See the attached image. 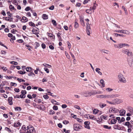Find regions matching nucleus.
<instances>
[{
  "label": "nucleus",
  "instance_id": "nucleus-1",
  "mask_svg": "<svg viewBox=\"0 0 133 133\" xmlns=\"http://www.w3.org/2000/svg\"><path fill=\"white\" fill-rule=\"evenodd\" d=\"M118 79L119 81L121 83H125L127 82L125 78L121 74H119L118 76Z\"/></svg>",
  "mask_w": 133,
  "mask_h": 133
},
{
  "label": "nucleus",
  "instance_id": "nucleus-2",
  "mask_svg": "<svg viewBox=\"0 0 133 133\" xmlns=\"http://www.w3.org/2000/svg\"><path fill=\"white\" fill-rule=\"evenodd\" d=\"M26 133H36L34 127L31 125H29L27 128Z\"/></svg>",
  "mask_w": 133,
  "mask_h": 133
},
{
  "label": "nucleus",
  "instance_id": "nucleus-3",
  "mask_svg": "<svg viewBox=\"0 0 133 133\" xmlns=\"http://www.w3.org/2000/svg\"><path fill=\"white\" fill-rule=\"evenodd\" d=\"M122 52L127 54L128 56H132V53L128 49H123L122 51Z\"/></svg>",
  "mask_w": 133,
  "mask_h": 133
},
{
  "label": "nucleus",
  "instance_id": "nucleus-4",
  "mask_svg": "<svg viewBox=\"0 0 133 133\" xmlns=\"http://www.w3.org/2000/svg\"><path fill=\"white\" fill-rule=\"evenodd\" d=\"M74 129L75 131H79L82 128V126L79 124H74L73 125Z\"/></svg>",
  "mask_w": 133,
  "mask_h": 133
},
{
  "label": "nucleus",
  "instance_id": "nucleus-5",
  "mask_svg": "<svg viewBox=\"0 0 133 133\" xmlns=\"http://www.w3.org/2000/svg\"><path fill=\"white\" fill-rule=\"evenodd\" d=\"M128 63L130 66H132V62H133V58L131 57L130 58H128Z\"/></svg>",
  "mask_w": 133,
  "mask_h": 133
},
{
  "label": "nucleus",
  "instance_id": "nucleus-6",
  "mask_svg": "<svg viewBox=\"0 0 133 133\" xmlns=\"http://www.w3.org/2000/svg\"><path fill=\"white\" fill-rule=\"evenodd\" d=\"M87 34L89 35L90 34V32L91 29L90 26V25H87Z\"/></svg>",
  "mask_w": 133,
  "mask_h": 133
},
{
  "label": "nucleus",
  "instance_id": "nucleus-7",
  "mask_svg": "<svg viewBox=\"0 0 133 133\" xmlns=\"http://www.w3.org/2000/svg\"><path fill=\"white\" fill-rule=\"evenodd\" d=\"M35 27L36 28V29H34L33 28L32 31V32L33 34L37 35V34H38V32L39 31V29L38 28L36 27Z\"/></svg>",
  "mask_w": 133,
  "mask_h": 133
},
{
  "label": "nucleus",
  "instance_id": "nucleus-8",
  "mask_svg": "<svg viewBox=\"0 0 133 133\" xmlns=\"http://www.w3.org/2000/svg\"><path fill=\"white\" fill-rule=\"evenodd\" d=\"M119 111L120 115L121 116H125L126 112L125 110L123 109H122Z\"/></svg>",
  "mask_w": 133,
  "mask_h": 133
},
{
  "label": "nucleus",
  "instance_id": "nucleus-9",
  "mask_svg": "<svg viewBox=\"0 0 133 133\" xmlns=\"http://www.w3.org/2000/svg\"><path fill=\"white\" fill-rule=\"evenodd\" d=\"M114 103H115V104H119L122 103L123 102L122 100L120 99H114Z\"/></svg>",
  "mask_w": 133,
  "mask_h": 133
},
{
  "label": "nucleus",
  "instance_id": "nucleus-10",
  "mask_svg": "<svg viewBox=\"0 0 133 133\" xmlns=\"http://www.w3.org/2000/svg\"><path fill=\"white\" fill-rule=\"evenodd\" d=\"M36 108L43 110H45V107L42 104L38 105Z\"/></svg>",
  "mask_w": 133,
  "mask_h": 133
},
{
  "label": "nucleus",
  "instance_id": "nucleus-11",
  "mask_svg": "<svg viewBox=\"0 0 133 133\" xmlns=\"http://www.w3.org/2000/svg\"><path fill=\"white\" fill-rule=\"evenodd\" d=\"M21 124L18 121L16 122H15L14 126L15 127H20L21 126Z\"/></svg>",
  "mask_w": 133,
  "mask_h": 133
},
{
  "label": "nucleus",
  "instance_id": "nucleus-12",
  "mask_svg": "<svg viewBox=\"0 0 133 133\" xmlns=\"http://www.w3.org/2000/svg\"><path fill=\"white\" fill-rule=\"evenodd\" d=\"M12 97H10L8 98V102L9 104L10 105H12L13 103L12 102Z\"/></svg>",
  "mask_w": 133,
  "mask_h": 133
},
{
  "label": "nucleus",
  "instance_id": "nucleus-13",
  "mask_svg": "<svg viewBox=\"0 0 133 133\" xmlns=\"http://www.w3.org/2000/svg\"><path fill=\"white\" fill-rule=\"evenodd\" d=\"M114 46L116 48H122V43H120L118 44H115L114 45Z\"/></svg>",
  "mask_w": 133,
  "mask_h": 133
},
{
  "label": "nucleus",
  "instance_id": "nucleus-14",
  "mask_svg": "<svg viewBox=\"0 0 133 133\" xmlns=\"http://www.w3.org/2000/svg\"><path fill=\"white\" fill-rule=\"evenodd\" d=\"M89 123L88 122H85L84 123V124H85V128H87L88 129L90 128Z\"/></svg>",
  "mask_w": 133,
  "mask_h": 133
},
{
  "label": "nucleus",
  "instance_id": "nucleus-15",
  "mask_svg": "<svg viewBox=\"0 0 133 133\" xmlns=\"http://www.w3.org/2000/svg\"><path fill=\"white\" fill-rule=\"evenodd\" d=\"M26 70L28 72H33L31 68L30 67H28L26 68Z\"/></svg>",
  "mask_w": 133,
  "mask_h": 133
},
{
  "label": "nucleus",
  "instance_id": "nucleus-16",
  "mask_svg": "<svg viewBox=\"0 0 133 133\" xmlns=\"http://www.w3.org/2000/svg\"><path fill=\"white\" fill-rule=\"evenodd\" d=\"M34 101L35 102H37L38 103H40L42 102V101L41 99H38L37 98H35V99L34 100Z\"/></svg>",
  "mask_w": 133,
  "mask_h": 133
},
{
  "label": "nucleus",
  "instance_id": "nucleus-17",
  "mask_svg": "<svg viewBox=\"0 0 133 133\" xmlns=\"http://www.w3.org/2000/svg\"><path fill=\"white\" fill-rule=\"evenodd\" d=\"M114 128L115 129H117L118 130H121V128L118 125H116L114 126Z\"/></svg>",
  "mask_w": 133,
  "mask_h": 133
},
{
  "label": "nucleus",
  "instance_id": "nucleus-18",
  "mask_svg": "<svg viewBox=\"0 0 133 133\" xmlns=\"http://www.w3.org/2000/svg\"><path fill=\"white\" fill-rule=\"evenodd\" d=\"M115 97V95L113 94L107 95V98H112Z\"/></svg>",
  "mask_w": 133,
  "mask_h": 133
},
{
  "label": "nucleus",
  "instance_id": "nucleus-19",
  "mask_svg": "<svg viewBox=\"0 0 133 133\" xmlns=\"http://www.w3.org/2000/svg\"><path fill=\"white\" fill-rule=\"evenodd\" d=\"M101 70V69L99 68H97L95 69L96 71L100 75H102V73L101 72L99 71V70Z\"/></svg>",
  "mask_w": 133,
  "mask_h": 133
},
{
  "label": "nucleus",
  "instance_id": "nucleus-20",
  "mask_svg": "<svg viewBox=\"0 0 133 133\" xmlns=\"http://www.w3.org/2000/svg\"><path fill=\"white\" fill-rule=\"evenodd\" d=\"M100 107L101 108H103L105 107L107 105L106 104L103 103H100L99 104Z\"/></svg>",
  "mask_w": 133,
  "mask_h": 133
},
{
  "label": "nucleus",
  "instance_id": "nucleus-21",
  "mask_svg": "<svg viewBox=\"0 0 133 133\" xmlns=\"http://www.w3.org/2000/svg\"><path fill=\"white\" fill-rule=\"evenodd\" d=\"M102 127L105 129H108L109 130L111 129V127L110 126L109 127L107 125H103L102 126Z\"/></svg>",
  "mask_w": 133,
  "mask_h": 133
},
{
  "label": "nucleus",
  "instance_id": "nucleus-22",
  "mask_svg": "<svg viewBox=\"0 0 133 133\" xmlns=\"http://www.w3.org/2000/svg\"><path fill=\"white\" fill-rule=\"evenodd\" d=\"M113 35L115 36L116 37H117L118 36H120L123 37L124 36V35H123L122 34H118L117 33H114L113 34Z\"/></svg>",
  "mask_w": 133,
  "mask_h": 133
},
{
  "label": "nucleus",
  "instance_id": "nucleus-23",
  "mask_svg": "<svg viewBox=\"0 0 133 133\" xmlns=\"http://www.w3.org/2000/svg\"><path fill=\"white\" fill-rule=\"evenodd\" d=\"M100 82L102 85V87H104L105 86V84L104 83V81L103 79H101L100 81Z\"/></svg>",
  "mask_w": 133,
  "mask_h": 133
},
{
  "label": "nucleus",
  "instance_id": "nucleus-24",
  "mask_svg": "<svg viewBox=\"0 0 133 133\" xmlns=\"http://www.w3.org/2000/svg\"><path fill=\"white\" fill-rule=\"evenodd\" d=\"M42 17L43 19H48V16L47 15L45 14H43V15Z\"/></svg>",
  "mask_w": 133,
  "mask_h": 133
},
{
  "label": "nucleus",
  "instance_id": "nucleus-25",
  "mask_svg": "<svg viewBox=\"0 0 133 133\" xmlns=\"http://www.w3.org/2000/svg\"><path fill=\"white\" fill-rule=\"evenodd\" d=\"M97 5V4L96 3V2L94 3L93 7L92 8V9L93 10H94L96 9V6Z\"/></svg>",
  "mask_w": 133,
  "mask_h": 133
},
{
  "label": "nucleus",
  "instance_id": "nucleus-26",
  "mask_svg": "<svg viewBox=\"0 0 133 133\" xmlns=\"http://www.w3.org/2000/svg\"><path fill=\"white\" fill-rule=\"evenodd\" d=\"M15 110L17 111H20L22 109L21 107H15Z\"/></svg>",
  "mask_w": 133,
  "mask_h": 133
},
{
  "label": "nucleus",
  "instance_id": "nucleus-27",
  "mask_svg": "<svg viewBox=\"0 0 133 133\" xmlns=\"http://www.w3.org/2000/svg\"><path fill=\"white\" fill-rule=\"evenodd\" d=\"M113 107V112L114 113H117V112H118L119 110L116 109L115 108L112 107Z\"/></svg>",
  "mask_w": 133,
  "mask_h": 133
},
{
  "label": "nucleus",
  "instance_id": "nucleus-28",
  "mask_svg": "<svg viewBox=\"0 0 133 133\" xmlns=\"http://www.w3.org/2000/svg\"><path fill=\"white\" fill-rule=\"evenodd\" d=\"M117 120L115 119H112L111 121V123L112 124H114L116 123Z\"/></svg>",
  "mask_w": 133,
  "mask_h": 133
},
{
  "label": "nucleus",
  "instance_id": "nucleus-29",
  "mask_svg": "<svg viewBox=\"0 0 133 133\" xmlns=\"http://www.w3.org/2000/svg\"><path fill=\"white\" fill-rule=\"evenodd\" d=\"M79 27V24L78 23L76 22H75L74 24V27L76 29L78 28Z\"/></svg>",
  "mask_w": 133,
  "mask_h": 133
},
{
  "label": "nucleus",
  "instance_id": "nucleus-30",
  "mask_svg": "<svg viewBox=\"0 0 133 133\" xmlns=\"http://www.w3.org/2000/svg\"><path fill=\"white\" fill-rule=\"evenodd\" d=\"M106 102L107 103H109L110 104H113V105L115 104V103H114V100H113L111 102H110V101H109L108 100H107Z\"/></svg>",
  "mask_w": 133,
  "mask_h": 133
},
{
  "label": "nucleus",
  "instance_id": "nucleus-31",
  "mask_svg": "<svg viewBox=\"0 0 133 133\" xmlns=\"http://www.w3.org/2000/svg\"><path fill=\"white\" fill-rule=\"evenodd\" d=\"M29 24L30 26L33 27H35V24L32 22H30L29 23Z\"/></svg>",
  "mask_w": 133,
  "mask_h": 133
},
{
  "label": "nucleus",
  "instance_id": "nucleus-32",
  "mask_svg": "<svg viewBox=\"0 0 133 133\" xmlns=\"http://www.w3.org/2000/svg\"><path fill=\"white\" fill-rule=\"evenodd\" d=\"M101 118L102 119H107V117L103 115H102L101 116Z\"/></svg>",
  "mask_w": 133,
  "mask_h": 133
},
{
  "label": "nucleus",
  "instance_id": "nucleus-33",
  "mask_svg": "<svg viewBox=\"0 0 133 133\" xmlns=\"http://www.w3.org/2000/svg\"><path fill=\"white\" fill-rule=\"evenodd\" d=\"M87 94H88V95H85V97H88L89 96H90L91 95H93L92 93L91 92H88V93H87Z\"/></svg>",
  "mask_w": 133,
  "mask_h": 133
},
{
  "label": "nucleus",
  "instance_id": "nucleus-34",
  "mask_svg": "<svg viewBox=\"0 0 133 133\" xmlns=\"http://www.w3.org/2000/svg\"><path fill=\"white\" fill-rule=\"evenodd\" d=\"M18 72L21 74L23 75L24 74H25L26 73V72L25 71L23 72V71H22L20 70L18 71Z\"/></svg>",
  "mask_w": 133,
  "mask_h": 133
},
{
  "label": "nucleus",
  "instance_id": "nucleus-35",
  "mask_svg": "<svg viewBox=\"0 0 133 133\" xmlns=\"http://www.w3.org/2000/svg\"><path fill=\"white\" fill-rule=\"evenodd\" d=\"M52 22L54 25L55 26L57 25V23L55 20L53 19L52 20Z\"/></svg>",
  "mask_w": 133,
  "mask_h": 133
},
{
  "label": "nucleus",
  "instance_id": "nucleus-36",
  "mask_svg": "<svg viewBox=\"0 0 133 133\" xmlns=\"http://www.w3.org/2000/svg\"><path fill=\"white\" fill-rule=\"evenodd\" d=\"M98 111L97 109H94L93 111V113L95 114L98 112Z\"/></svg>",
  "mask_w": 133,
  "mask_h": 133
},
{
  "label": "nucleus",
  "instance_id": "nucleus-37",
  "mask_svg": "<svg viewBox=\"0 0 133 133\" xmlns=\"http://www.w3.org/2000/svg\"><path fill=\"white\" fill-rule=\"evenodd\" d=\"M53 109L54 110H57L58 109V107L56 105H54L53 107Z\"/></svg>",
  "mask_w": 133,
  "mask_h": 133
},
{
  "label": "nucleus",
  "instance_id": "nucleus-38",
  "mask_svg": "<svg viewBox=\"0 0 133 133\" xmlns=\"http://www.w3.org/2000/svg\"><path fill=\"white\" fill-rule=\"evenodd\" d=\"M55 112L52 110H50L49 111L50 114H53L55 113Z\"/></svg>",
  "mask_w": 133,
  "mask_h": 133
},
{
  "label": "nucleus",
  "instance_id": "nucleus-39",
  "mask_svg": "<svg viewBox=\"0 0 133 133\" xmlns=\"http://www.w3.org/2000/svg\"><path fill=\"white\" fill-rule=\"evenodd\" d=\"M124 34L127 35H129L130 34V32L127 30H125L124 31Z\"/></svg>",
  "mask_w": 133,
  "mask_h": 133
},
{
  "label": "nucleus",
  "instance_id": "nucleus-40",
  "mask_svg": "<svg viewBox=\"0 0 133 133\" xmlns=\"http://www.w3.org/2000/svg\"><path fill=\"white\" fill-rule=\"evenodd\" d=\"M101 51L102 52L107 54H108L109 52V51L105 50H102Z\"/></svg>",
  "mask_w": 133,
  "mask_h": 133
},
{
  "label": "nucleus",
  "instance_id": "nucleus-41",
  "mask_svg": "<svg viewBox=\"0 0 133 133\" xmlns=\"http://www.w3.org/2000/svg\"><path fill=\"white\" fill-rule=\"evenodd\" d=\"M22 19L25 22H26L28 21V18L25 17H22Z\"/></svg>",
  "mask_w": 133,
  "mask_h": 133
},
{
  "label": "nucleus",
  "instance_id": "nucleus-42",
  "mask_svg": "<svg viewBox=\"0 0 133 133\" xmlns=\"http://www.w3.org/2000/svg\"><path fill=\"white\" fill-rule=\"evenodd\" d=\"M63 123L65 124H66L69 123V122L67 120H64L63 121Z\"/></svg>",
  "mask_w": 133,
  "mask_h": 133
},
{
  "label": "nucleus",
  "instance_id": "nucleus-43",
  "mask_svg": "<svg viewBox=\"0 0 133 133\" xmlns=\"http://www.w3.org/2000/svg\"><path fill=\"white\" fill-rule=\"evenodd\" d=\"M67 43L68 45V48L70 50L71 48V44L69 42H67Z\"/></svg>",
  "mask_w": 133,
  "mask_h": 133
},
{
  "label": "nucleus",
  "instance_id": "nucleus-44",
  "mask_svg": "<svg viewBox=\"0 0 133 133\" xmlns=\"http://www.w3.org/2000/svg\"><path fill=\"white\" fill-rule=\"evenodd\" d=\"M77 121L79 123H82L83 122V120L80 118H77Z\"/></svg>",
  "mask_w": 133,
  "mask_h": 133
},
{
  "label": "nucleus",
  "instance_id": "nucleus-45",
  "mask_svg": "<svg viewBox=\"0 0 133 133\" xmlns=\"http://www.w3.org/2000/svg\"><path fill=\"white\" fill-rule=\"evenodd\" d=\"M80 22H81L82 25L84 26L85 24L83 19H81L80 20Z\"/></svg>",
  "mask_w": 133,
  "mask_h": 133
},
{
  "label": "nucleus",
  "instance_id": "nucleus-46",
  "mask_svg": "<svg viewBox=\"0 0 133 133\" xmlns=\"http://www.w3.org/2000/svg\"><path fill=\"white\" fill-rule=\"evenodd\" d=\"M10 63L11 64H14V65H17L18 64V63L17 62L14 61H11L10 62Z\"/></svg>",
  "mask_w": 133,
  "mask_h": 133
},
{
  "label": "nucleus",
  "instance_id": "nucleus-47",
  "mask_svg": "<svg viewBox=\"0 0 133 133\" xmlns=\"http://www.w3.org/2000/svg\"><path fill=\"white\" fill-rule=\"evenodd\" d=\"M51 102L54 104H57V102L54 99H52L51 100Z\"/></svg>",
  "mask_w": 133,
  "mask_h": 133
},
{
  "label": "nucleus",
  "instance_id": "nucleus-48",
  "mask_svg": "<svg viewBox=\"0 0 133 133\" xmlns=\"http://www.w3.org/2000/svg\"><path fill=\"white\" fill-rule=\"evenodd\" d=\"M125 120V118L123 117H122L120 121V122H119V123H121L122 122H123Z\"/></svg>",
  "mask_w": 133,
  "mask_h": 133
},
{
  "label": "nucleus",
  "instance_id": "nucleus-49",
  "mask_svg": "<svg viewBox=\"0 0 133 133\" xmlns=\"http://www.w3.org/2000/svg\"><path fill=\"white\" fill-rule=\"evenodd\" d=\"M43 97L45 99H48L49 97L48 95H44L43 96Z\"/></svg>",
  "mask_w": 133,
  "mask_h": 133
},
{
  "label": "nucleus",
  "instance_id": "nucleus-50",
  "mask_svg": "<svg viewBox=\"0 0 133 133\" xmlns=\"http://www.w3.org/2000/svg\"><path fill=\"white\" fill-rule=\"evenodd\" d=\"M25 102L27 103H30V100L29 99H25Z\"/></svg>",
  "mask_w": 133,
  "mask_h": 133
},
{
  "label": "nucleus",
  "instance_id": "nucleus-51",
  "mask_svg": "<svg viewBox=\"0 0 133 133\" xmlns=\"http://www.w3.org/2000/svg\"><path fill=\"white\" fill-rule=\"evenodd\" d=\"M21 93L22 94L24 95H25L26 93V91L25 90H23L22 91Z\"/></svg>",
  "mask_w": 133,
  "mask_h": 133
},
{
  "label": "nucleus",
  "instance_id": "nucleus-52",
  "mask_svg": "<svg viewBox=\"0 0 133 133\" xmlns=\"http://www.w3.org/2000/svg\"><path fill=\"white\" fill-rule=\"evenodd\" d=\"M17 80L18 81H19L20 82H25V81L24 79H19V78H18Z\"/></svg>",
  "mask_w": 133,
  "mask_h": 133
},
{
  "label": "nucleus",
  "instance_id": "nucleus-53",
  "mask_svg": "<svg viewBox=\"0 0 133 133\" xmlns=\"http://www.w3.org/2000/svg\"><path fill=\"white\" fill-rule=\"evenodd\" d=\"M86 12L87 13L89 14H90L91 13V10L89 9L86 10Z\"/></svg>",
  "mask_w": 133,
  "mask_h": 133
},
{
  "label": "nucleus",
  "instance_id": "nucleus-54",
  "mask_svg": "<svg viewBox=\"0 0 133 133\" xmlns=\"http://www.w3.org/2000/svg\"><path fill=\"white\" fill-rule=\"evenodd\" d=\"M9 8L11 10H14L15 9V8L14 6L12 5H10L9 6Z\"/></svg>",
  "mask_w": 133,
  "mask_h": 133
},
{
  "label": "nucleus",
  "instance_id": "nucleus-55",
  "mask_svg": "<svg viewBox=\"0 0 133 133\" xmlns=\"http://www.w3.org/2000/svg\"><path fill=\"white\" fill-rule=\"evenodd\" d=\"M39 104H37L36 103H33L32 104V105L34 106L36 108H37V106Z\"/></svg>",
  "mask_w": 133,
  "mask_h": 133
},
{
  "label": "nucleus",
  "instance_id": "nucleus-56",
  "mask_svg": "<svg viewBox=\"0 0 133 133\" xmlns=\"http://www.w3.org/2000/svg\"><path fill=\"white\" fill-rule=\"evenodd\" d=\"M44 70L47 73H49V70L47 68H44Z\"/></svg>",
  "mask_w": 133,
  "mask_h": 133
},
{
  "label": "nucleus",
  "instance_id": "nucleus-57",
  "mask_svg": "<svg viewBox=\"0 0 133 133\" xmlns=\"http://www.w3.org/2000/svg\"><path fill=\"white\" fill-rule=\"evenodd\" d=\"M128 110L130 112H132V111L133 110V108L131 107H129L128 108Z\"/></svg>",
  "mask_w": 133,
  "mask_h": 133
},
{
  "label": "nucleus",
  "instance_id": "nucleus-58",
  "mask_svg": "<svg viewBox=\"0 0 133 133\" xmlns=\"http://www.w3.org/2000/svg\"><path fill=\"white\" fill-rule=\"evenodd\" d=\"M22 129L23 130H24L25 131L26 129V128L25 126V125H23L22 127Z\"/></svg>",
  "mask_w": 133,
  "mask_h": 133
},
{
  "label": "nucleus",
  "instance_id": "nucleus-59",
  "mask_svg": "<svg viewBox=\"0 0 133 133\" xmlns=\"http://www.w3.org/2000/svg\"><path fill=\"white\" fill-rule=\"evenodd\" d=\"M42 48L43 49H44L46 48V45L44 43H42L41 45Z\"/></svg>",
  "mask_w": 133,
  "mask_h": 133
},
{
  "label": "nucleus",
  "instance_id": "nucleus-60",
  "mask_svg": "<svg viewBox=\"0 0 133 133\" xmlns=\"http://www.w3.org/2000/svg\"><path fill=\"white\" fill-rule=\"evenodd\" d=\"M65 54L67 57V58L68 59H69L70 58V56L68 55V53L67 52H65Z\"/></svg>",
  "mask_w": 133,
  "mask_h": 133
},
{
  "label": "nucleus",
  "instance_id": "nucleus-61",
  "mask_svg": "<svg viewBox=\"0 0 133 133\" xmlns=\"http://www.w3.org/2000/svg\"><path fill=\"white\" fill-rule=\"evenodd\" d=\"M19 96V97H20V98H25V95H24L22 94H21Z\"/></svg>",
  "mask_w": 133,
  "mask_h": 133
},
{
  "label": "nucleus",
  "instance_id": "nucleus-62",
  "mask_svg": "<svg viewBox=\"0 0 133 133\" xmlns=\"http://www.w3.org/2000/svg\"><path fill=\"white\" fill-rule=\"evenodd\" d=\"M17 41L19 43H21L23 42V41L22 39H19L17 40Z\"/></svg>",
  "mask_w": 133,
  "mask_h": 133
},
{
  "label": "nucleus",
  "instance_id": "nucleus-63",
  "mask_svg": "<svg viewBox=\"0 0 133 133\" xmlns=\"http://www.w3.org/2000/svg\"><path fill=\"white\" fill-rule=\"evenodd\" d=\"M10 84L11 86H16L17 85L16 83H15L11 82L10 83Z\"/></svg>",
  "mask_w": 133,
  "mask_h": 133
},
{
  "label": "nucleus",
  "instance_id": "nucleus-64",
  "mask_svg": "<svg viewBox=\"0 0 133 133\" xmlns=\"http://www.w3.org/2000/svg\"><path fill=\"white\" fill-rule=\"evenodd\" d=\"M54 6L53 5H52L49 8V9L50 10H52L54 9Z\"/></svg>",
  "mask_w": 133,
  "mask_h": 133
}]
</instances>
